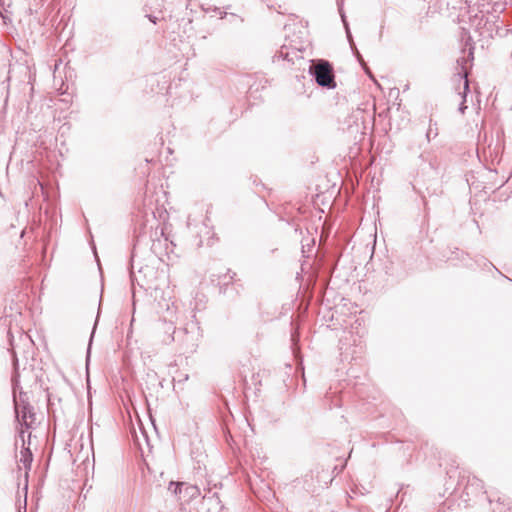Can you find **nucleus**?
<instances>
[{
  "mask_svg": "<svg viewBox=\"0 0 512 512\" xmlns=\"http://www.w3.org/2000/svg\"><path fill=\"white\" fill-rule=\"evenodd\" d=\"M185 492L189 496L190 499L196 498L198 495H200V490L197 486H186Z\"/></svg>",
  "mask_w": 512,
  "mask_h": 512,
  "instance_id": "nucleus-14",
  "label": "nucleus"
},
{
  "mask_svg": "<svg viewBox=\"0 0 512 512\" xmlns=\"http://www.w3.org/2000/svg\"><path fill=\"white\" fill-rule=\"evenodd\" d=\"M357 60L359 61V63L361 64V66L363 67L364 71L366 72L367 75H369L370 77L371 76V71L370 69L367 67L366 63L364 62V59L362 57V55L360 54L359 51H357V56H356Z\"/></svg>",
  "mask_w": 512,
  "mask_h": 512,
  "instance_id": "nucleus-16",
  "label": "nucleus"
},
{
  "mask_svg": "<svg viewBox=\"0 0 512 512\" xmlns=\"http://www.w3.org/2000/svg\"><path fill=\"white\" fill-rule=\"evenodd\" d=\"M146 16H147V18H148L152 23L156 24V22H157V17H156V16H153V15H151V14H148V15H146Z\"/></svg>",
  "mask_w": 512,
  "mask_h": 512,
  "instance_id": "nucleus-19",
  "label": "nucleus"
},
{
  "mask_svg": "<svg viewBox=\"0 0 512 512\" xmlns=\"http://www.w3.org/2000/svg\"><path fill=\"white\" fill-rule=\"evenodd\" d=\"M351 50L353 51V53H354V55H355V57H356V56H357V51H358L357 47L355 46V48H354V49H351Z\"/></svg>",
  "mask_w": 512,
  "mask_h": 512,
  "instance_id": "nucleus-20",
  "label": "nucleus"
},
{
  "mask_svg": "<svg viewBox=\"0 0 512 512\" xmlns=\"http://www.w3.org/2000/svg\"><path fill=\"white\" fill-rule=\"evenodd\" d=\"M158 305L161 310H165L166 312V315H164V319L172 322L176 312V306L174 305V303H170L167 300H163V302H159Z\"/></svg>",
  "mask_w": 512,
  "mask_h": 512,
  "instance_id": "nucleus-6",
  "label": "nucleus"
},
{
  "mask_svg": "<svg viewBox=\"0 0 512 512\" xmlns=\"http://www.w3.org/2000/svg\"><path fill=\"white\" fill-rule=\"evenodd\" d=\"M31 436H32L31 433H29L27 441L24 439V443L21 442L22 449L20 452L21 456H20L19 462L22 463L25 468V477L26 478L28 477V472L31 469V465H32V461H33V454L30 449Z\"/></svg>",
  "mask_w": 512,
  "mask_h": 512,
  "instance_id": "nucleus-5",
  "label": "nucleus"
},
{
  "mask_svg": "<svg viewBox=\"0 0 512 512\" xmlns=\"http://www.w3.org/2000/svg\"><path fill=\"white\" fill-rule=\"evenodd\" d=\"M184 486V483H178V482H170L169 484V490H171L175 495L182 493V488Z\"/></svg>",
  "mask_w": 512,
  "mask_h": 512,
  "instance_id": "nucleus-15",
  "label": "nucleus"
},
{
  "mask_svg": "<svg viewBox=\"0 0 512 512\" xmlns=\"http://www.w3.org/2000/svg\"><path fill=\"white\" fill-rule=\"evenodd\" d=\"M489 265H490L493 269H496V266H495L492 262H489Z\"/></svg>",
  "mask_w": 512,
  "mask_h": 512,
  "instance_id": "nucleus-23",
  "label": "nucleus"
},
{
  "mask_svg": "<svg viewBox=\"0 0 512 512\" xmlns=\"http://www.w3.org/2000/svg\"><path fill=\"white\" fill-rule=\"evenodd\" d=\"M489 265H490L493 269H496V266H495L492 262H489Z\"/></svg>",
  "mask_w": 512,
  "mask_h": 512,
  "instance_id": "nucleus-24",
  "label": "nucleus"
},
{
  "mask_svg": "<svg viewBox=\"0 0 512 512\" xmlns=\"http://www.w3.org/2000/svg\"><path fill=\"white\" fill-rule=\"evenodd\" d=\"M494 12L502 13L507 5L512 6V0H491Z\"/></svg>",
  "mask_w": 512,
  "mask_h": 512,
  "instance_id": "nucleus-9",
  "label": "nucleus"
},
{
  "mask_svg": "<svg viewBox=\"0 0 512 512\" xmlns=\"http://www.w3.org/2000/svg\"><path fill=\"white\" fill-rule=\"evenodd\" d=\"M308 71L318 86L326 89L336 87L333 66L329 61L324 59L312 60Z\"/></svg>",
  "mask_w": 512,
  "mask_h": 512,
  "instance_id": "nucleus-2",
  "label": "nucleus"
},
{
  "mask_svg": "<svg viewBox=\"0 0 512 512\" xmlns=\"http://www.w3.org/2000/svg\"><path fill=\"white\" fill-rule=\"evenodd\" d=\"M13 389L14 391L16 390V384H14ZM13 403L14 406H25L31 404L29 394L25 391H20L18 397L14 394Z\"/></svg>",
  "mask_w": 512,
  "mask_h": 512,
  "instance_id": "nucleus-7",
  "label": "nucleus"
},
{
  "mask_svg": "<svg viewBox=\"0 0 512 512\" xmlns=\"http://www.w3.org/2000/svg\"><path fill=\"white\" fill-rule=\"evenodd\" d=\"M204 500L209 501L212 504V508L214 509H222L221 501L216 492H214L211 496H204Z\"/></svg>",
  "mask_w": 512,
  "mask_h": 512,
  "instance_id": "nucleus-11",
  "label": "nucleus"
},
{
  "mask_svg": "<svg viewBox=\"0 0 512 512\" xmlns=\"http://www.w3.org/2000/svg\"><path fill=\"white\" fill-rule=\"evenodd\" d=\"M493 2L491 0H477V10L475 14H470L469 19L472 25L480 30L482 28H487L488 31H493L495 27L497 30L499 26L496 23L499 20V15L501 13L494 12L492 9ZM472 11H469L471 13Z\"/></svg>",
  "mask_w": 512,
  "mask_h": 512,
  "instance_id": "nucleus-1",
  "label": "nucleus"
},
{
  "mask_svg": "<svg viewBox=\"0 0 512 512\" xmlns=\"http://www.w3.org/2000/svg\"><path fill=\"white\" fill-rule=\"evenodd\" d=\"M473 60L472 48L469 49L468 57L462 56L457 59L456 72L454 74L457 80L460 82L463 80V91L459 92L462 97V102L459 105V112L464 114L467 106L465 105L467 94L470 92V84L468 80L469 69L471 67V61Z\"/></svg>",
  "mask_w": 512,
  "mask_h": 512,
  "instance_id": "nucleus-3",
  "label": "nucleus"
},
{
  "mask_svg": "<svg viewBox=\"0 0 512 512\" xmlns=\"http://www.w3.org/2000/svg\"><path fill=\"white\" fill-rule=\"evenodd\" d=\"M15 422L17 423L18 439L24 443L25 430L36 427V413L31 404L14 406Z\"/></svg>",
  "mask_w": 512,
  "mask_h": 512,
  "instance_id": "nucleus-4",
  "label": "nucleus"
},
{
  "mask_svg": "<svg viewBox=\"0 0 512 512\" xmlns=\"http://www.w3.org/2000/svg\"><path fill=\"white\" fill-rule=\"evenodd\" d=\"M296 53L293 52V53H290L289 50L287 49V47L285 45H283L280 50L278 51V54L277 56L279 58H282L283 60H287L289 62H293V55H295Z\"/></svg>",
  "mask_w": 512,
  "mask_h": 512,
  "instance_id": "nucleus-10",
  "label": "nucleus"
},
{
  "mask_svg": "<svg viewBox=\"0 0 512 512\" xmlns=\"http://www.w3.org/2000/svg\"><path fill=\"white\" fill-rule=\"evenodd\" d=\"M44 390L47 392L46 396H47V403H48V407H49L50 405H52V395L48 392V388H45Z\"/></svg>",
  "mask_w": 512,
  "mask_h": 512,
  "instance_id": "nucleus-18",
  "label": "nucleus"
},
{
  "mask_svg": "<svg viewBox=\"0 0 512 512\" xmlns=\"http://www.w3.org/2000/svg\"><path fill=\"white\" fill-rule=\"evenodd\" d=\"M235 277H236V273L232 272L231 270H228L227 274L224 275L223 282L220 286L221 293H223V294L228 293L229 285L233 283V281L235 280Z\"/></svg>",
  "mask_w": 512,
  "mask_h": 512,
  "instance_id": "nucleus-8",
  "label": "nucleus"
},
{
  "mask_svg": "<svg viewBox=\"0 0 512 512\" xmlns=\"http://www.w3.org/2000/svg\"><path fill=\"white\" fill-rule=\"evenodd\" d=\"M489 265H490L493 269H496V266H495L492 262H489Z\"/></svg>",
  "mask_w": 512,
  "mask_h": 512,
  "instance_id": "nucleus-21",
  "label": "nucleus"
},
{
  "mask_svg": "<svg viewBox=\"0 0 512 512\" xmlns=\"http://www.w3.org/2000/svg\"><path fill=\"white\" fill-rule=\"evenodd\" d=\"M438 135V128L436 127V123L433 125L432 120H430L429 128L426 132V138L430 141L432 138H435Z\"/></svg>",
  "mask_w": 512,
  "mask_h": 512,
  "instance_id": "nucleus-13",
  "label": "nucleus"
},
{
  "mask_svg": "<svg viewBox=\"0 0 512 512\" xmlns=\"http://www.w3.org/2000/svg\"><path fill=\"white\" fill-rule=\"evenodd\" d=\"M0 4H1L2 6H4V5L6 4V1H4V0H0Z\"/></svg>",
  "mask_w": 512,
  "mask_h": 512,
  "instance_id": "nucleus-26",
  "label": "nucleus"
},
{
  "mask_svg": "<svg viewBox=\"0 0 512 512\" xmlns=\"http://www.w3.org/2000/svg\"><path fill=\"white\" fill-rule=\"evenodd\" d=\"M93 336H94V331L91 333L90 342L92 341Z\"/></svg>",
  "mask_w": 512,
  "mask_h": 512,
  "instance_id": "nucleus-27",
  "label": "nucleus"
},
{
  "mask_svg": "<svg viewBox=\"0 0 512 512\" xmlns=\"http://www.w3.org/2000/svg\"><path fill=\"white\" fill-rule=\"evenodd\" d=\"M489 265H490L493 269H496V266H495L492 262H489Z\"/></svg>",
  "mask_w": 512,
  "mask_h": 512,
  "instance_id": "nucleus-22",
  "label": "nucleus"
},
{
  "mask_svg": "<svg viewBox=\"0 0 512 512\" xmlns=\"http://www.w3.org/2000/svg\"><path fill=\"white\" fill-rule=\"evenodd\" d=\"M341 17H342V21H343L344 26H345L346 35H347V39L349 41L350 47H351V49H354L355 48V43L353 41V37H352L351 31H350L348 22L346 21V17H345L344 14H341Z\"/></svg>",
  "mask_w": 512,
  "mask_h": 512,
  "instance_id": "nucleus-12",
  "label": "nucleus"
},
{
  "mask_svg": "<svg viewBox=\"0 0 512 512\" xmlns=\"http://www.w3.org/2000/svg\"><path fill=\"white\" fill-rule=\"evenodd\" d=\"M489 265H490L493 269H496V266H495L492 262H489Z\"/></svg>",
  "mask_w": 512,
  "mask_h": 512,
  "instance_id": "nucleus-25",
  "label": "nucleus"
},
{
  "mask_svg": "<svg viewBox=\"0 0 512 512\" xmlns=\"http://www.w3.org/2000/svg\"><path fill=\"white\" fill-rule=\"evenodd\" d=\"M206 12H210V11H213V12H219V15H220V19H223L227 16V13L226 12H222L219 10V8L217 7H214L213 9L212 8H207L205 9Z\"/></svg>",
  "mask_w": 512,
  "mask_h": 512,
  "instance_id": "nucleus-17",
  "label": "nucleus"
}]
</instances>
